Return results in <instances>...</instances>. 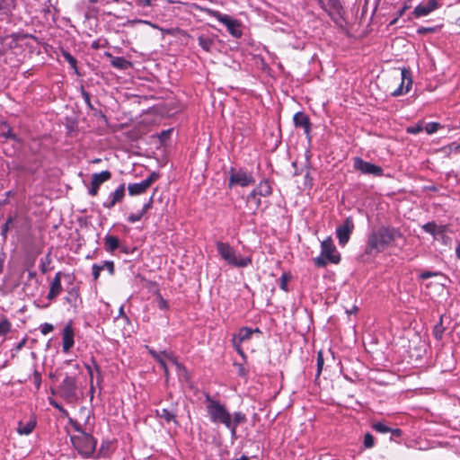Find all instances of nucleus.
<instances>
[{
	"mask_svg": "<svg viewBox=\"0 0 460 460\" xmlns=\"http://www.w3.org/2000/svg\"><path fill=\"white\" fill-rule=\"evenodd\" d=\"M255 180L252 172L244 169L234 170L231 169L228 187L234 186L246 187L254 183Z\"/></svg>",
	"mask_w": 460,
	"mask_h": 460,
	"instance_id": "7",
	"label": "nucleus"
},
{
	"mask_svg": "<svg viewBox=\"0 0 460 460\" xmlns=\"http://www.w3.org/2000/svg\"><path fill=\"white\" fill-rule=\"evenodd\" d=\"M354 168L357 171H359L363 174H369L374 176H382L383 175V168L371 164L369 162L364 161L360 157H355L353 163Z\"/></svg>",
	"mask_w": 460,
	"mask_h": 460,
	"instance_id": "10",
	"label": "nucleus"
},
{
	"mask_svg": "<svg viewBox=\"0 0 460 460\" xmlns=\"http://www.w3.org/2000/svg\"><path fill=\"white\" fill-rule=\"evenodd\" d=\"M161 354H162V358L164 359L165 362H166V360H169L178 369L182 368V366L180 363H178V361L172 352L167 351V350H163V351H161Z\"/></svg>",
	"mask_w": 460,
	"mask_h": 460,
	"instance_id": "31",
	"label": "nucleus"
},
{
	"mask_svg": "<svg viewBox=\"0 0 460 460\" xmlns=\"http://www.w3.org/2000/svg\"><path fill=\"white\" fill-rule=\"evenodd\" d=\"M71 442L74 447L77 450L78 454L84 458L92 456L96 447V440L93 437L86 432H82L79 435L72 436Z\"/></svg>",
	"mask_w": 460,
	"mask_h": 460,
	"instance_id": "4",
	"label": "nucleus"
},
{
	"mask_svg": "<svg viewBox=\"0 0 460 460\" xmlns=\"http://www.w3.org/2000/svg\"><path fill=\"white\" fill-rule=\"evenodd\" d=\"M373 429L379 433L385 434L391 431V429L384 422H376L373 424Z\"/></svg>",
	"mask_w": 460,
	"mask_h": 460,
	"instance_id": "33",
	"label": "nucleus"
},
{
	"mask_svg": "<svg viewBox=\"0 0 460 460\" xmlns=\"http://www.w3.org/2000/svg\"><path fill=\"white\" fill-rule=\"evenodd\" d=\"M61 291H62L61 272H57L54 279L50 282L48 298L49 300L54 299L61 293Z\"/></svg>",
	"mask_w": 460,
	"mask_h": 460,
	"instance_id": "21",
	"label": "nucleus"
},
{
	"mask_svg": "<svg viewBox=\"0 0 460 460\" xmlns=\"http://www.w3.org/2000/svg\"><path fill=\"white\" fill-rule=\"evenodd\" d=\"M198 41L199 45L201 47L203 50H205L206 52L211 51V49L214 45L213 39L201 35L199 37Z\"/></svg>",
	"mask_w": 460,
	"mask_h": 460,
	"instance_id": "28",
	"label": "nucleus"
},
{
	"mask_svg": "<svg viewBox=\"0 0 460 460\" xmlns=\"http://www.w3.org/2000/svg\"><path fill=\"white\" fill-rule=\"evenodd\" d=\"M436 275H438V273H437V272L424 271V272H422V273L420 274V278H421L422 279H429V278H430V277H432V276H436Z\"/></svg>",
	"mask_w": 460,
	"mask_h": 460,
	"instance_id": "47",
	"label": "nucleus"
},
{
	"mask_svg": "<svg viewBox=\"0 0 460 460\" xmlns=\"http://www.w3.org/2000/svg\"><path fill=\"white\" fill-rule=\"evenodd\" d=\"M145 214H143L141 211H139L138 213H136V214H130L128 217V221L129 223H136V222H138L141 220V218L143 217Z\"/></svg>",
	"mask_w": 460,
	"mask_h": 460,
	"instance_id": "38",
	"label": "nucleus"
},
{
	"mask_svg": "<svg viewBox=\"0 0 460 460\" xmlns=\"http://www.w3.org/2000/svg\"><path fill=\"white\" fill-rule=\"evenodd\" d=\"M146 348L148 350V352L152 355V357L161 365V367H163V369L164 371L165 376H168L167 363L162 358L161 351L157 352V351H155V349H153L152 348H150L148 346H146Z\"/></svg>",
	"mask_w": 460,
	"mask_h": 460,
	"instance_id": "26",
	"label": "nucleus"
},
{
	"mask_svg": "<svg viewBox=\"0 0 460 460\" xmlns=\"http://www.w3.org/2000/svg\"><path fill=\"white\" fill-rule=\"evenodd\" d=\"M103 270H107L111 275L114 273V263L111 261H105L102 264H101Z\"/></svg>",
	"mask_w": 460,
	"mask_h": 460,
	"instance_id": "39",
	"label": "nucleus"
},
{
	"mask_svg": "<svg viewBox=\"0 0 460 460\" xmlns=\"http://www.w3.org/2000/svg\"><path fill=\"white\" fill-rule=\"evenodd\" d=\"M153 205V196L150 197L149 200L143 206L142 209L140 210L143 214H146Z\"/></svg>",
	"mask_w": 460,
	"mask_h": 460,
	"instance_id": "44",
	"label": "nucleus"
},
{
	"mask_svg": "<svg viewBox=\"0 0 460 460\" xmlns=\"http://www.w3.org/2000/svg\"><path fill=\"white\" fill-rule=\"evenodd\" d=\"M111 63L112 66L119 69H127L130 66L129 61L122 57H113Z\"/></svg>",
	"mask_w": 460,
	"mask_h": 460,
	"instance_id": "29",
	"label": "nucleus"
},
{
	"mask_svg": "<svg viewBox=\"0 0 460 460\" xmlns=\"http://www.w3.org/2000/svg\"><path fill=\"white\" fill-rule=\"evenodd\" d=\"M124 315V308L123 306L121 305L119 310V316H123Z\"/></svg>",
	"mask_w": 460,
	"mask_h": 460,
	"instance_id": "58",
	"label": "nucleus"
},
{
	"mask_svg": "<svg viewBox=\"0 0 460 460\" xmlns=\"http://www.w3.org/2000/svg\"><path fill=\"white\" fill-rule=\"evenodd\" d=\"M12 323L6 318H4L0 323V336L5 335L11 331Z\"/></svg>",
	"mask_w": 460,
	"mask_h": 460,
	"instance_id": "32",
	"label": "nucleus"
},
{
	"mask_svg": "<svg viewBox=\"0 0 460 460\" xmlns=\"http://www.w3.org/2000/svg\"><path fill=\"white\" fill-rule=\"evenodd\" d=\"M432 31L431 28H421V29L418 30V32L422 33V32H425V31Z\"/></svg>",
	"mask_w": 460,
	"mask_h": 460,
	"instance_id": "56",
	"label": "nucleus"
},
{
	"mask_svg": "<svg viewBox=\"0 0 460 460\" xmlns=\"http://www.w3.org/2000/svg\"><path fill=\"white\" fill-rule=\"evenodd\" d=\"M94 368H95V370H96L98 373H100L99 367H98L95 363H94Z\"/></svg>",
	"mask_w": 460,
	"mask_h": 460,
	"instance_id": "62",
	"label": "nucleus"
},
{
	"mask_svg": "<svg viewBox=\"0 0 460 460\" xmlns=\"http://www.w3.org/2000/svg\"><path fill=\"white\" fill-rule=\"evenodd\" d=\"M62 392L66 396H73L75 393V381L73 377L66 376L61 384Z\"/></svg>",
	"mask_w": 460,
	"mask_h": 460,
	"instance_id": "23",
	"label": "nucleus"
},
{
	"mask_svg": "<svg viewBox=\"0 0 460 460\" xmlns=\"http://www.w3.org/2000/svg\"><path fill=\"white\" fill-rule=\"evenodd\" d=\"M159 178V174L153 172L146 179L140 182L132 183L128 186L130 196H136L144 193L155 181Z\"/></svg>",
	"mask_w": 460,
	"mask_h": 460,
	"instance_id": "11",
	"label": "nucleus"
},
{
	"mask_svg": "<svg viewBox=\"0 0 460 460\" xmlns=\"http://www.w3.org/2000/svg\"><path fill=\"white\" fill-rule=\"evenodd\" d=\"M13 8V0H0V16L9 15Z\"/></svg>",
	"mask_w": 460,
	"mask_h": 460,
	"instance_id": "25",
	"label": "nucleus"
},
{
	"mask_svg": "<svg viewBox=\"0 0 460 460\" xmlns=\"http://www.w3.org/2000/svg\"><path fill=\"white\" fill-rule=\"evenodd\" d=\"M355 228L354 221L351 217H348L336 228V236L341 246H345L349 241L350 235Z\"/></svg>",
	"mask_w": 460,
	"mask_h": 460,
	"instance_id": "8",
	"label": "nucleus"
},
{
	"mask_svg": "<svg viewBox=\"0 0 460 460\" xmlns=\"http://www.w3.org/2000/svg\"><path fill=\"white\" fill-rule=\"evenodd\" d=\"M271 193L272 188L269 181L263 180L250 192L246 198V202L251 208L257 210L261 205L260 197H269Z\"/></svg>",
	"mask_w": 460,
	"mask_h": 460,
	"instance_id": "5",
	"label": "nucleus"
},
{
	"mask_svg": "<svg viewBox=\"0 0 460 460\" xmlns=\"http://www.w3.org/2000/svg\"><path fill=\"white\" fill-rule=\"evenodd\" d=\"M27 342V338H23L20 342L14 345L13 349L11 350L12 358H14L16 354L25 346Z\"/></svg>",
	"mask_w": 460,
	"mask_h": 460,
	"instance_id": "34",
	"label": "nucleus"
},
{
	"mask_svg": "<svg viewBox=\"0 0 460 460\" xmlns=\"http://www.w3.org/2000/svg\"><path fill=\"white\" fill-rule=\"evenodd\" d=\"M158 305H159V308H161V309H166L168 306L167 302L163 297H160Z\"/></svg>",
	"mask_w": 460,
	"mask_h": 460,
	"instance_id": "49",
	"label": "nucleus"
},
{
	"mask_svg": "<svg viewBox=\"0 0 460 460\" xmlns=\"http://www.w3.org/2000/svg\"><path fill=\"white\" fill-rule=\"evenodd\" d=\"M100 0H89L90 4H97Z\"/></svg>",
	"mask_w": 460,
	"mask_h": 460,
	"instance_id": "61",
	"label": "nucleus"
},
{
	"mask_svg": "<svg viewBox=\"0 0 460 460\" xmlns=\"http://www.w3.org/2000/svg\"><path fill=\"white\" fill-rule=\"evenodd\" d=\"M411 73L410 69L403 67L401 69V84L391 94L394 97L403 95L411 90Z\"/></svg>",
	"mask_w": 460,
	"mask_h": 460,
	"instance_id": "12",
	"label": "nucleus"
},
{
	"mask_svg": "<svg viewBox=\"0 0 460 460\" xmlns=\"http://www.w3.org/2000/svg\"><path fill=\"white\" fill-rule=\"evenodd\" d=\"M136 4L140 7H147L152 4V0H136Z\"/></svg>",
	"mask_w": 460,
	"mask_h": 460,
	"instance_id": "46",
	"label": "nucleus"
},
{
	"mask_svg": "<svg viewBox=\"0 0 460 460\" xmlns=\"http://www.w3.org/2000/svg\"><path fill=\"white\" fill-rule=\"evenodd\" d=\"M40 332L43 335H47L49 332H51L54 328H53V325L51 323H45L40 325Z\"/></svg>",
	"mask_w": 460,
	"mask_h": 460,
	"instance_id": "40",
	"label": "nucleus"
},
{
	"mask_svg": "<svg viewBox=\"0 0 460 460\" xmlns=\"http://www.w3.org/2000/svg\"><path fill=\"white\" fill-rule=\"evenodd\" d=\"M4 261H5V254L4 252H0V274L4 270Z\"/></svg>",
	"mask_w": 460,
	"mask_h": 460,
	"instance_id": "48",
	"label": "nucleus"
},
{
	"mask_svg": "<svg viewBox=\"0 0 460 460\" xmlns=\"http://www.w3.org/2000/svg\"><path fill=\"white\" fill-rule=\"evenodd\" d=\"M314 262L318 267H323L329 261L321 255V257L315 258Z\"/></svg>",
	"mask_w": 460,
	"mask_h": 460,
	"instance_id": "45",
	"label": "nucleus"
},
{
	"mask_svg": "<svg viewBox=\"0 0 460 460\" xmlns=\"http://www.w3.org/2000/svg\"><path fill=\"white\" fill-rule=\"evenodd\" d=\"M439 124L437 122H429L425 126V130L428 134H433L438 131Z\"/></svg>",
	"mask_w": 460,
	"mask_h": 460,
	"instance_id": "36",
	"label": "nucleus"
},
{
	"mask_svg": "<svg viewBox=\"0 0 460 460\" xmlns=\"http://www.w3.org/2000/svg\"><path fill=\"white\" fill-rule=\"evenodd\" d=\"M36 424L37 421L35 418H31L26 422L21 420L18 423L17 433L22 436H28L33 431Z\"/></svg>",
	"mask_w": 460,
	"mask_h": 460,
	"instance_id": "22",
	"label": "nucleus"
},
{
	"mask_svg": "<svg viewBox=\"0 0 460 460\" xmlns=\"http://www.w3.org/2000/svg\"><path fill=\"white\" fill-rule=\"evenodd\" d=\"M92 269H93V279L95 280H97L100 276L101 271L102 270V267H101V265H99V264H93Z\"/></svg>",
	"mask_w": 460,
	"mask_h": 460,
	"instance_id": "42",
	"label": "nucleus"
},
{
	"mask_svg": "<svg viewBox=\"0 0 460 460\" xmlns=\"http://www.w3.org/2000/svg\"><path fill=\"white\" fill-rule=\"evenodd\" d=\"M141 22L147 23V24H149V25L153 26L154 28H157V26L153 25L150 22H147V21H141Z\"/></svg>",
	"mask_w": 460,
	"mask_h": 460,
	"instance_id": "59",
	"label": "nucleus"
},
{
	"mask_svg": "<svg viewBox=\"0 0 460 460\" xmlns=\"http://www.w3.org/2000/svg\"><path fill=\"white\" fill-rule=\"evenodd\" d=\"M456 24L460 27V17L456 20Z\"/></svg>",
	"mask_w": 460,
	"mask_h": 460,
	"instance_id": "60",
	"label": "nucleus"
},
{
	"mask_svg": "<svg viewBox=\"0 0 460 460\" xmlns=\"http://www.w3.org/2000/svg\"><path fill=\"white\" fill-rule=\"evenodd\" d=\"M438 3L437 0H428L426 3L418 4L413 11L415 17H423L438 9Z\"/></svg>",
	"mask_w": 460,
	"mask_h": 460,
	"instance_id": "18",
	"label": "nucleus"
},
{
	"mask_svg": "<svg viewBox=\"0 0 460 460\" xmlns=\"http://www.w3.org/2000/svg\"><path fill=\"white\" fill-rule=\"evenodd\" d=\"M245 421H246V416L242 411H235V412H234L233 415L230 413L231 426L226 427V429H228L230 430L232 439L237 438V434H236L237 426Z\"/></svg>",
	"mask_w": 460,
	"mask_h": 460,
	"instance_id": "20",
	"label": "nucleus"
},
{
	"mask_svg": "<svg viewBox=\"0 0 460 460\" xmlns=\"http://www.w3.org/2000/svg\"><path fill=\"white\" fill-rule=\"evenodd\" d=\"M261 333L258 328L252 329L248 327H243L239 330L238 333L233 337V345L239 354L243 355V351L241 349V344L245 341L251 339L253 333Z\"/></svg>",
	"mask_w": 460,
	"mask_h": 460,
	"instance_id": "13",
	"label": "nucleus"
},
{
	"mask_svg": "<svg viewBox=\"0 0 460 460\" xmlns=\"http://www.w3.org/2000/svg\"><path fill=\"white\" fill-rule=\"evenodd\" d=\"M74 330L71 325V323H67L62 332V350L65 353H67L70 351V349L73 348L75 344L74 341Z\"/></svg>",
	"mask_w": 460,
	"mask_h": 460,
	"instance_id": "16",
	"label": "nucleus"
},
{
	"mask_svg": "<svg viewBox=\"0 0 460 460\" xmlns=\"http://www.w3.org/2000/svg\"><path fill=\"white\" fill-rule=\"evenodd\" d=\"M321 255L331 263H339L341 255L338 252L331 237H327L321 243Z\"/></svg>",
	"mask_w": 460,
	"mask_h": 460,
	"instance_id": "9",
	"label": "nucleus"
},
{
	"mask_svg": "<svg viewBox=\"0 0 460 460\" xmlns=\"http://www.w3.org/2000/svg\"><path fill=\"white\" fill-rule=\"evenodd\" d=\"M155 413L157 417L164 420L167 423L171 421H174L175 423H177L175 415L167 409H158L155 411Z\"/></svg>",
	"mask_w": 460,
	"mask_h": 460,
	"instance_id": "27",
	"label": "nucleus"
},
{
	"mask_svg": "<svg viewBox=\"0 0 460 460\" xmlns=\"http://www.w3.org/2000/svg\"><path fill=\"white\" fill-rule=\"evenodd\" d=\"M206 411L209 420L216 425L222 424L226 428L231 426L230 412L225 403L212 398L209 394L205 396Z\"/></svg>",
	"mask_w": 460,
	"mask_h": 460,
	"instance_id": "2",
	"label": "nucleus"
},
{
	"mask_svg": "<svg viewBox=\"0 0 460 460\" xmlns=\"http://www.w3.org/2000/svg\"><path fill=\"white\" fill-rule=\"evenodd\" d=\"M111 173L109 171H102L96 172L92 175L91 187L88 190V193L91 196H96L100 186L110 180Z\"/></svg>",
	"mask_w": 460,
	"mask_h": 460,
	"instance_id": "14",
	"label": "nucleus"
},
{
	"mask_svg": "<svg viewBox=\"0 0 460 460\" xmlns=\"http://www.w3.org/2000/svg\"><path fill=\"white\" fill-rule=\"evenodd\" d=\"M208 15L217 19L219 22L224 24L228 32L234 38H240L242 36V31L240 29V22L229 16L228 14L221 13L216 10H208Z\"/></svg>",
	"mask_w": 460,
	"mask_h": 460,
	"instance_id": "6",
	"label": "nucleus"
},
{
	"mask_svg": "<svg viewBox=\"0 0 460 460\" xmlns=\"http://www.w3.org/2000/svg\"><path fill=\"white\" fill-rule=\"evenodd\" d=\"M42 270V272H43V273H44V272H46V269H45V267H44V266L42 267V270Z\"/></svg>",
	"mask_w": 460,
	"mask_h": 460,
	"instance_id": "63",
	"label": "nucleus"
},
{
	"mask_svg": "<svg viewBox=\"0 0 460 460\" xmlns=\"http://www.w3.org/2000/svg\"><path fill=\"white\" fill-rule=\"evenodd\" d=\"M444 332V328L442 326V318H440V322L434 328V334L437 339H440L442 337V333Z\"/></svg>",
	"mask_w": 460,
	"mask_h": 460,
	"instance_id": "41",
	"label": "nucleus"
},
{
	"mask_svg": "<svg viewBox=\"0 0 460 460\" xmlns=\"http://www.w3.org/2000/svg\"><path fill=\"white\" fill-rule=\"evenodd\" d=\"M394 432L395 434H398V433H399V429H395Z\"/></svg>",
	"mask_w": 460,
	"mask_h": 460,
	"instance_id": "64",
	"label": "nucleus"
},
{
	"mask_svg": "<svg viewBox=\"0 0 460 460\" xmlns=\"http://www.w3.org/2000/svg\"><path fill=\"white\" fill-rule=\"evenodd\" d=\"M86 368L88 370V373H89V376L91 378V382H93V368L89 365L86 366Z\"/></svg>",
	"mask_w": 460,
	"mask_h": 460,
	"instance_id": "55",
	"label": "nucleus"
},
{
	"mask_svg": "<svg viewBox=\"0 0 460 460\" xmlns=\"http://www.w3.org/2000/svg\"><path fill=\"white\" fill-rule=\"evenodd\" d=\"M125 196V184H120L113 192H111L108 199L103 202V207L107 208H113L117 203L122 201Z\"/></svg>",
	"mask_w": 460,
	"mask_h": 460,
	"instance_id": "19",
	"label": "nucleus"
},
{
	"mask_svg": "<svg viewBox=\"0 0 460 460\" xmlns=\"http://www.w3.org/2000/svg\"><path fill=\"white\" fill-rule=\"evenodd\" d=\"M294 124L296 128H301L304 130L306 137L310 141L311 139V123L308 116L304 112H296L293 117Z\"/></svg>",
	"mask_w": 460,
	"mask_h": 460,
	"instance_id": "17",
	"label": "nucleus"
},
{
	"mask_svg": "<svg viewBox=\"0 0 460 460\" xmlns=\"http://www.w3.org/2000/svg\"><path fill=\"white\" fill-rule=\"evenodd\" d=\"M421 130V128L420 126L417 127H411L408 128V132L412 134H417Z\"/></svg>",
	"mask_w": 460,
	"mask_h": 460,
	"instance_id": "50",
	"label": "nucleus"
},
{
	"mask_svg": "<svg viewBox=\"0 0 460 460\" xmlns=\"http://www.w3.org/2000/svg\"><path fill=\"white\" fill-rule=\"evenodd\" d=\"M287 287H288V285H287L286 279H285L284 276H282V279H281V283H280V288L283 290H287Z\"/></svg>",
	"mask_w": 460,
	"mask_h": 460,
	"instance_id": "51",
	"label": "nucleus"
},
{
	"mask_svg": "<svg viewBox=\"0 0 460 460\" xmlns=\"http://www.w3.org/2000/svg\"><path fill=\"white\" fill-rule=\"evenodd\" d=\"M11 222V219H9L6 224L2 228V234L5 236L7 231H8V224Z\"/></svg>",
	"mask_w": 460,
	"mask_h": 460,
	"instance_id": "52",
	"label": "nucleus"
},
{
	"mask_svg": "<svg viewBox=\"0 0 460 460\" xmlns=\"http://www.w3.org/2000/svg\"><path fill=\"white\" fill-rule=\"evenodd\" d=\"M456 255L460 260V244L456 248Z\"/></svg>",
	"mask_w": 460,
	"mask_h": 460,
	"instance_id": "57",
	"label": "nucleus"
},
{
	"mask_svg": "<svg viewBox=\"0 0 460 460\" xmlns=\"http://www.w3.org/2000/svg\"><path fill=\"white\" fill-rule=\"evenodd\" d=\"M446 226H438L434 222H429L422 226V229L426 232L430 234L434 239L436 240H441L445 242L446 239Z\"/></svg>",
	"mask_w": 460,
	"mask_h": 460,
	"instance_id": "15",
	"label": "nucleus"
},
{
	"mask_svg": "<svg viewBox=\"0 0 460 460\" xmlns=\"http://www.w3.org/2000/svg\"><path fill=\"white\" fill-rule=\"evenodd\" d=\"M73 427H74V428H75V429L76 431H78L80 434H81L82 432H84V431L82 430V429H81L80 424H78V423L75 422V423L73 424Z\"/></svg>",
	"mask_w": 460,
	"mask_h": 460,
	"instance_id": "54",
	"label": "nucleus"
},
{
	"mask_svg": "<svg viewBox=\"0 0 460 460\" xmlns=\"http://www.w3.org/2000/svg\"><path fill=\"white\" fill-rule=\"evenodd\" d=\"M0 137L5 139H16V136L13 134L12 128L5 123L0 126Z\"/></svg>",
	"mask_w": 460,
	"mask_h": 460,
	"instance_id": "30",
	"label": "nucleus"
},
{
	"mask_svg": "<svg viewBox=\"0 0 460 460\" xmlns=\"http://www.w3.org/2000/svg\"><path fill=\"white\" fill-rule=\"evenodd\" d=\"M402 236L395 227L381 226L368 234L365 252L368 255L380 253Z\"/></svg>",
	"mask_w": 460,
	"mask_h": 460,
	"instance_id": "1",
	"label": "nucleus"
},
{
	"mask_svg": "<svg viewBox=\"0 0 460 460\" xmlns=\"http://www.w3.org/2000/svg\"><path fill=\"white\" fill-rule=\"evenodd\" d=\"M83 96L84 98L85 102L90 106V96L86 92H83Z\"/></svg>",
	"mask_w": 460,
	"mask_h": 460,
	"instance_id": "53",
	"label": "nucleus"
},
{
	"mask_svg": "<svg viewBox=\"0 0 460 460\" xmlns=\"http://www.w3.org/2000/svg\"><path fill=\"white\" fill-rule=\"evenodd\" d=\"M323 365V358L321 353L318 354L317 357V376H319L322 372Z\"/></svg>",
	"mask_w": 460,
	"mask_h": 460,
	"instance_id": "43",
	"label": "nucleus"
},
{
	"mask_svg": "<svg viewBox=\"0 0 460 460\" xmlns=\"http://www.w3.org/2000/svg\"><path fill=\"white\" fill-rule=\"evenodd\" d=\"M375 445L374 437L370 433H367L364 437V447L366 448H371Z\"/></svg>",
	"mask_w": 460,
	"mask_h": 460,
	"instance_id": "35",
	"label": "nucleus"
},
{
	"mask_svg": "<svg viewBox=\"0 0 460 460\" xmlns=\"http://www.w3.org/2000/svg\"><path fill=\"white\" fill-rule=\"evenodd\" d=\"M63 57L72 67H76V59L70 53L65 51L63 52Z\"/></svg>",
	"mask_w": 460,
	"mask_h": 460,
	"instance_id": "37",
	"label": "nucleus"
},
{
	"mask_svg": "<svg viewBox=\"0 0 460 460\" xmlns=\"http://www.w3.org/2000/svg\"><path fill=\"white\" fill-rule=\"evenodd\" d=\"M217 250L220 257L229 265L236 268H245L252 264V258L237 255L235 250L228 243L217 241Z\"/></svg>",
	"mask_w": 460,
	"mask_h": 460,
	"instance_id": "3",
	"label": "nucleus"
},
{
	"mask_svg": "<svg viewBox=\"0 0 460 460\" xmlns=\"http://www.w3.org/2000/svg\"><path fill=\"white\" fill-rule=\"evenodd\" d=\"M119 241L118 237L107 234L104 238L105 250L110 252H113L119 248Z\"/></svg>",
	"mask_w": 460,
	"mask_h": 460,
	"instance_id": "24",
	"label": "nucleus"
}]
</instances>
